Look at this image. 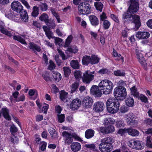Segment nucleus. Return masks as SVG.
Wrapping results in <instances>:
<instances>
[{
    "label": "nucleus",
    "instance_id": "nucleus-1",
    "mask_svg": "<svg viewBox=\"0 0 152 152\" xmlns=\"http://www.w3.org/2000/svg\"><path fill=\"white\" fill-rule=\"evenodd\" d=\"M129 6L126 12L122 15V19L124 23L132 22L135 24V29L137 30L140 27L141 23L139 15H132L137 12L139 10V1L138 0H129L127 2Z\"/></svg>",
    "mask_w": 152,
    "mask_h": 152
},
{
    "label": "nucleus",
    "instance_id": "nucleus-2",
    "mask_svg": "<svg viewBox=\"0 0 152 152\" xmlns=\"http://www.w3.org/2000/svg\"><path fill=\"white\" fill-rule=\"evenodd\" d=\"M101 143L99 145V149L102 152H110L113 149L112 143L114 142L113 138L112 137H105L101 140Z\"/></svg>",
    "mask_w": 152,
    "mask_h": 152
},
{
    "label": "nucleus",
    "instance_id": "nucleus-3",
    "mask_svg": "<svg viewBox=\"0 0 152 152\" xmlns=\"http://www.w3.org/2000/svg\"><path fill=\"white\" fill-rule=\"evenodd\" d=\"M0 31L2 34L8 36L10 38L13 37V39L17 40L21 43L26 44V42L23 39L19 36H14L15 33L13 31H8L5 27L4 23L2 21L0 22Z\"/></svg>",
    "mask_w": 152,
    "mask_h": 152
},
{
    "label": "nucleus",
    "instance_id": "nucleus-4",
    "mask_svg": "<svg viewBox=\"0 0 152 152\" xmlns=\"http://www.w3.org/2000/svg\"><path fill=\"white\" fill-rule=\"evenodd\" d=\"M119 100L114 98H109L106 102L107 111L111 113H117L120 106Z\"/></svg>",
    "mask_w": 152,
    "mask_h": 152
},
{
    "label": "nucleus",
    "instance_id": "nucleus-5",
    "mask_svg": "<svg viewBox=\"0 0 152 152\" xmlns=\"http://www.w3.org/2000/svg\"><path fill=\"white\" fill-rule=\"evenodd\" d=\"M99 86L101 92L104 94L107 95L112 91L113 85V83L110 80L104 79L99 83Z\"/></svg>",
    "mask_w": 152,
    "mask_h": 152
},
{
    "label": "nucleus",
    "instance_id": "nucleus-6",
    "mask_svg": "<svg viewBox=\"0 0 152 152\" xmlns=\"http://www.w3.org/2000/svg\"><path fill=\"white\" fill-rule=\"evenodd\" d=\"M114 94L116 99L120 101L123 100L126 98V89L123 87H119L114 89Z\"/></svg>",
    "mask_w": 152,
    "mask_h": 152
},
{
    "label": "nucleus",
    "instance_id": "nucleus-7",
    "mask_svg": "<svg viewBox=\"0 0 152 152\" xmlns=\"http://www.w3.org/2000/svg\"><path fill=\"white\" fill-rule=\"evenodd\" d=\"M78 9L80 13L83 15L88 14L91 10L90 5L85 2L80 3L79 5Z\"/></svg>",
    "mask_w": 152,
    "mask_h": 152
},
{
    "label": "nucleus",
    "instance_id": "nucleus-8",
    "mask_svg": "<svg viewBox=\"0 0 152 152\" xmlns=\"http://www.w3.org/2000/svg\"><path fill=\"white\" fill-rule=\"evenodd\" d=\"M135 116L132 113H129L125 115V119L128 124L132 126H136L138 121L136 120Z\"/></svg>",
    "mask_w": 152,
    "mask_h": 152
},
{
    "label": "nucleus",
    "instance_id": "nucleus-9",
    "mask_svg": "<svg viewBox=\"0 0 152 152\" xmlns=\"http://www.w3.org/2000/svg\"><path fill=\"white\" fill-rule=\"evenodd\" d=\"M62 135L64 137L65 144L67 145L71 144L73 141V137H75L73 134L72 135L66 131L63 132Z\"/></svg>",
    "mask_w": 152,
    "mask_h": 152
},
{
    "label": "nucleus",
    "instance_id": "nucleus-10",
    "mask_svg": "<svg viewBox=\"0 0 152 152\" xmlns=\"http://www.w3.org/2000/svg\"><path fill=\"white\" fill-rule=\"evenodd\" d=\"M93 72L87 71L84 73L82 77L83 82L86 83H89L94 78V76L92 75Z\"/></svg>",
    "mask_w": 152,
    "mask_h": 152
},
{
    "label": "nucleus",
    "instance_id": "nucleus-11",
    "mask_svg": "<svg viewBox=\"0 0 152 152\" xmlns=\"http://www.w3.org/2000/svg\"><path fill=\"white\" fill-rule=\"evenodd\" d=\"M104 104L101 102H95L93 106L94 110L97 113L101 112L104 109Z\"/></svg>",
    "mask_w": 152,
    "mask_h": 152
},
{
    "label": "nucleus",
    "instance_id": "nucleus-12",
    "mask_svg": "<svg viewBox=\"0 0 152 152\" xmlns=\"http://www.w3.org/2000/svg\"><path fill=\"white\" fill-rule=\"evenodd\" d=\"M81 104L80 100L78 99H74L70 104V108L72 110H75L79 108Z\"/></svg>",
    "mask_w": 152,
    "mask_h": 152
},
{
    "label": "nucleus",
    "instance_id": "nucleus-13",
    "mask_svg": "<svg viewBox=\"0 0 152 152\" xmlns=\"http://www.w3.org/2000/svg\"><path fill=\"white\" fill-rule=\"evenodd\" d=\"M92 99L89 96H86L83 98L82 101V103L85 108L91 107L93 104Z\"/></svg>",
    "mask_w": 152,
    "mask_h": 152
},
{
    "label": "nucleus",
    "instance_id": "nucleus-14",
    "mask_svg": "<svg viewBox=\"0 0 152 152\" xmlns=\"http://www.w3.org/2000/svg\"><path fill=\"white\" fill-rule=\"evenodd\" d=\"M11 7L12 10L17 12H20L21 10H23V7L21 3L17 1H13L11 4Z\"/></svg>",
    "mask_w": 152,
    "mask_h": 152
},
{
    "label": "nucleus",
    "instance_id": "nucleus-15",
    "mask_svg": "<svg viewBox=\"0 0 152 152\" xmlns=\"http://www.w3.org/2000/svg\"><path fill=\"white\" fill-rule=\"evenodd\" d=\"M99 88V86H93L90 90L91 93L92 94L95 95L96 96L100 97L102 94V92H101L100 88Z\"/></svg>",
    "mask_w": 152,
    "mask_h": 152
},
{
    "label": "nucleus",
    "instance_id": "nucleus-16",
    "mask_svg": "<svg viewBox=\"0 0 152 152\" xmlns=\"http://www.w3.org/2000/svg\"><path fill=\"white\" fill-rule=\"evenodd\" d=\"M70 148L73 152H77L81 149V145L80 143L75 142L71 143Z\"/></svg>",
    "mask_w": 152,
    "mask_h": 152
},
{
    "label": "nucleus",
    "instance_id": "nucleus-17",
    "mask_svg": "<svg viewBox=\"0 0 152 152\" xmlns=\"http://www.w3.org/2000/svg\"><path fill=\"white\" fill-rule=\"evenodd\" d=\"M150 34L148 32L138 31L136 34V37L140 39H146L149 37Z\"/></svg>",
    "mask_w": 152,
    "mask_h": 152
},
{
    "label": "nucleus",
    "instance_id": "nucleus-18",
    "mask_svg": "<svg viewBox=\"0 0 152 152\" xmlns=\"http://www.w3.org/2000/svg\"><path fill=\"white\" fill-rule=\"evenodd\" d=\"M89 18L91 24L94 26H96L99 24V20L94 15L89 16Z\"/></svg>",
    "mask_w": 152,
    "mask_h": 152
},
{
    "label": "nucleus",
    "instance_id": "nucleus-19",
    "mask_svg": "<svg viewBox=\"0 0 152 152\" xmlns=\"http://www.w3.org/2000/svg\"><path fill=\"white\" fill-rule=\"evenodd\" d=\"M20 13V15L21 18L22 20L25 22H27L28 20V16L26 11L23 10H21L20 12H18Z\"/></svg>",
    "mask_w": 152,
    "mask_h": 152
},
{
    "label": "nucleus",
    "instance_id": "nucleus-20",
    "mask_svg": "<svg viewBox=\"0 0 152 152\" xmlns=\"http://www.w3.org/2000/svg\"><path fill=\"white\" fill-rule=\"evenodd\" d=\"M1 113L4 118L6 120H11V117L9 115V110L7 108H3L1 110Z\"/></svg>",
    "mask_w": 152,
    "mask_h": 152
},
{
    "label": "nucleus",
    "instance_id": "nucleus-21",
    "mask_svg": "<svg viewBox=\"0 0 152 152\" xmlns=\"http://www.w3.org/2000/svg\"><path fill=\"white\" fill-rule=\"evenodd\" d=\"M28 93L30 96V99L35 100L37 98L38 93L36 90L31 89L29 90Z\"/></svg>",
    "mask_w": 152,
    "mask_h": 152
},
{
    "label": "nucleus",
    "instance_id": "nucleus-22",
    "mask_svg": "<svg viewBox=\"0 0 152 152\" xmlns=\"http://www.w3.org/2000/svg\"><path fill=\"white\" fill-rule=\"evenodd\" d=\"M28 47L33 51L35 53L36 52V51L40 52L41 50L40 48L33 42L30 43Z\"/></svg>",
    "mask_w": 152,
    "mask_h": 152
},
{
    "label": "nucleus",
    "instance_id": "nucleus-23",
    "mask_svg": "<svg viewBox=\"0 0 152 152\" xmlns=\"http://www.w3.org/2000/svg\"><path fill=\"white\" fill-rule=\"evenodd\" d=\"M137 58L140 64L142 66H145L146 64L145 60L144 59L142 54L139 52L136 53Z\"/></svg>",
    "mask_w": 152,
    "mask_h": 152
},
{
    "label": "nucleus",
    "instance_id": "nucleus-24",
    "mask_svg": "<svg viewBox=\"0 0 152 152\" xmlns=\"http://www.w3.org/2000/svg\"><path fill=\"white\" fill-rule=\"evenodd\" d=\"M94 133L95 132L94 130L92 129H88L85 132V137L87 139H90L94 136Z\"/></svg>",
    "mask_w": 152,
    "mask_h": 152
},
{
    "label": "nucleus",
    "instance_id": "nucleus-25",
    "mask_svg": "<svg viewBox=\"0 0 152 152\" xmlns=\"http://www.w3.org/2000/svg\"><path fill=\"white\" fill-rule=\"evenodd\" d=\"M126 132L128 134L132 136H137L139 134V132L136 129L132 128H130L126 129Z\"/></svg>",
    "mask_w": 152,
    "mask_h": 152
},
{
    "label": "nucleus",
    "instance_id": "nucleus-26",
    "mask_svg": "<svg viewBox=\"0 0 152 152\" xmlns=\"http://www.w3.org/2000/svg\"><path fill=\"white\" fill-rule=\"evenodd\" d=\"M125 102L126 105L129 107H132L134 105V99L130 96L126 98Z\"/></svg>",
    "mask_w": 152,
    "mask_h": 152
},
{
    "label": "nucleus",
    "instance_id": "nucleus-27",
    "mask_svg": "<svg viewBox=\"0 0 152 152\" xmlns=\"http://www.w3.org/2000/svg\"><path fill=\"white\" fill-rule=\"evenodd\" d=\"M99 59L97 56L92 55L90 57V64H97L99 62Z\"/></svg>",
    "mask_w": 152,
    "mask_h": 152
},
{
    "label": "nucleus",
    "instance_id": "nucleus-28",
    "mask_svg": "<svg viewBox=\"0 0 152 152\" xmlns=\"http://www.w3.org/2000/svg\"><path fill=\"white\" fill-rule=\"evenodd\" d=\"M52 75L55 80L57 82L59 81L61 79V75L58 72L53 71Z\"/></svg>",
    "mask_w": 152,
    "mask_h": 152
},
{
    "label": "nucleus",
    "instance_id": "nucleus-29",
    "mask_svg": "<svg viewBox=\"0 0 152 152\" xmlns=\"http://www.w3.org/2000/svg\"><path fill=\"white\" fill-rule=\"evenodd\" d=\"M68 93L64 91H61L60 93V98L61 100L63 102L67 101Z\"/></svg>",
    "mask_w": 152,
    "mask_h": 152
},
{
    "label": "nucleus",
    "instance_id": "nucleus-30",
    "mask_svg": "<svg viewBox=\"0 0 152 152\" xmlns=\"http://www.w3.org/2000/svg\"><path fill=\"white\" fill-rule=\"evenodd\" d=\"M90 56L86 55L84 56L82 60L83 64L86 66L88 65L89 63H90Z\"/></svg>",
    "mask_w": 152,
    "mask_h": 152
},
{
    "label": "nucleus",
    "instance_id": "nucleus-31",
    "mask_svg": "<svg viewBox=\"0 0 152 152\" xmlns=\"http://www.w3.org/2000/svg\"><path fill=\"white\" fill-rule=\"evenodd\" d=\"M70 64L71 66L74 69H77L80 67L79 63L77 60H73L71 61Z\"/></svg>",
    "mask_w": 152,
    "mask_h": 152
},
{
    "label": "nucleus",
    "instance_id": "nucleus-32",
    "mask_svg": "<svg viewBox=\"0 0 152 152\" xmlns=\"http://www.w3.org/2000/svg\"><path fill=\"white\" fill-rule=\"evenodd\" d=\"M79 85V82H76L73 83L71 86V93H73L76 91Z\"/></svg>",
    "mask_w": 152,
    "mask_h": 152
},
{
    "label": "nucleus",
    "instance_id": "nucleus-33",
    "mask_svg": "<svg viewBox=\"0 0 152 152\" xmlns=\"http://www.w3.org/2000/svg\"><path fill=\"white\" fill-rule=\"evenodd\" d=\"M39 9L37 6H34L33 8V11L31 13L32 16L35 17H37L39 14Z\"/></svg>",
    "mask_w": 152,
    "mask_h": 152
},
{
    "label": "nucleus",
    "instance_id": "nucleus-34",
    "mask_svg": "<svg viewBox=\"0 0 152 152\" xmlns=\"http://www.w3.org/2000/svg\"><path fill=\"white\" fill-rule=\"evenodd\" d=\"M132 95H133L135 97H139V94L138 92L137 88L135 86H134L132 88H130Z\"/></svg>",
    "mask_w": 152,
    "mask_h": 152
},
{
    "label": "nucleus",
    "instance_id": "nucleus-35",
    "mask_svg": "<svg viewBox=\"0 0 152 152\" xmlns=\"http://www.w3.org/2000/svg\"><path fill=\"white\" fill-rule=\"evenodd\" d=\"M48 18V15L46 13H43L39 18L40 20L44 22L45 23L49 20Z\"/></svg>",
    "mask_w": 152,
    "mask_h": 152
},
{
    "label": "nucleus",
    "instance_id": "nucleus-36",
    "mask_svg": "<svg viewBox=\"0 0 152 152\" xmlns=\"http://www.w3.org/2000/svg\"><path fill=\"white\" fill-rule=\"evenodd\" d=\"M45 23L49 28H53L56 26L55 21L53 20H49Z\"/></svg>",
    "mask_w": 152,
    "mask_h": 152
},
{
    "label": "nucleus",
    "instance_id": "nucleus-37",
    "mask_svg": "<svg viewBox=\"0 0 152 152\" xmlns=\"http://www.w3.org/2000/svg\"><path fill=\"white\" fill-rule=\"evenodd\" d=\"M63 69L65 77H68L71 73L70 68L69 67L64 66L63 67Z\"/></svg>",
    "mask_w": 152,
    "mask_h": 152
},
{
    "label": "nucleus",
    "instance_id": "nucleus-38",
    "mask_svg": "<svg viewBox=\"0 0 152 152\" xmlns=\"http://www.w3.org/2000/svg\"><path fill=\"white\" fill-rule=\"evenodd\" d=\"M134 149L138 150H140L142 149L143 146L142 145L141 142L139 141H135Z\"/></svg>",
    "mask_w": 152,
    "mask_h": 152
},
{
    "label": "nucleus",
    "instance_id": "nucleus-39",
    "mask_svg": "<svg viewBox=\"0 0 152 152\" xmlns=\"http://www.w3.org/2000/svg\"><path fill=\"white\" fill-rule=\"evenodd\" d=\"M115 120L112 118H106L104 120V124L106 125H108L109 124H114Z\"/></svg>",
    "mask_w": 152,
    "mask_h": 152
},
{
    "label": "nucleus",
    "instance_id": "nucleus-40",
    "mask_svg": "<svg viewBox=\"0 0 152 152\" xmlns=\"http://www.w3.org/2000/svg\"><path fill=\"white\" fill-rule=\"evenodd\" d=\"M94 4L97 10H99L100 12H102L103 4L100 2H95Z\"/></svg>",
    "mask_w": 152,
    "mask_h": 152
},
{
    "label": "nucleus",
    "instance_id": "nucleus-41",
    "mask_svg": "<svg viewBox=\"0 0 152 152\" xmlns=\"http://www.w3.org/2000/svg\"><path fill=\"white\" fill-rule=\"evenodd\" d=\"M10 131L11 134L14 135L18 131V129L14 124H12L10 126Z\"/></svg>",
    "mask_w": 152,
    "mask_h": 152
},
{
    "label": "nucleus",
    "instance_id": "nucleus-42",
    "mask_svg": "<svg viewBox=\"0 0 152 152\" xmlns=\"http://www.w3.org/2000/svg\"><path fill=\"white\" fill-rule=\"evenodd\" d=\"M49 131L52 138H54L57 137V133L54 129L50 128L49 130Z\"/></svg>",
    "mask_w": 152,
    "mask_h": 152
},
{
    "label": "nucleus",
    "instance_id": "nucleus-43",
    "mask_svg": "<svg viewBox=\"0 0 152 152\" xmlns=\"http://www.w3.org/2000/svg\"><path fill=\"white\" fill-rule=\"evenodd\" d=\"M103 26L105 29H107L109 28L110 26V22L107 20L103 21Z\"/></svg>",
    "mask_w": 152,
    "mask_h": 152
},
{
    "label": "nucleus",
    "instance_id": "nucleus-44",
    "mask_svg": "<svg viewBox=\"0 0 152 152\" xmlns=\"http://www.w3.org/2000/svg\"><path fill=\"white\" fill-rule=\"evenodd\" d=\"M137 98L140 99L142 102L145 103L148 102V98L143 94H140V96L139 95V97Z\"/></svg>",
    "mask_w": 152,
    "mask_h": 152
},
{
    "label": "nucleus",
    "instance_id": "nucleus-45",
    "mask_svg": "<svg viewBox=\"0 0 152 152\" xmlns=\"http://www.w3.org/2000/svg\"><path fill=\"white\" fill-rule=\"evenodd\" d=\"M42 77L46 81H51V79L50 77V75L49 73L45 72L42 74Z\"/></svg>",
    "mask_w": 152,
    "mask_h": 152
},
{
    "label": "nucleus",
    "instance_id": "nucleus-46",
    "mask_svg": "<svg viewBox=\"0 0 152 152\" xmlns=\"http://www.w3.org/2000/svg\"><path fill=\"white\" fill-rule=\"evenodd\" d=\"M13 13V12L11 11H9L7 13L5 14V15L8 18L10 19L14 18L15 17V15H14Z\"/></svg>",
    "mask_w": 152,
    "mask_h": 152
},
{
    "label": "nucleus",
    "instance_id": "nucleus-47",
    "mask_svg": "<svg viewBox=\"0 0 152 152\" xmlns=\"http://www.w3.org/2000/svg\"><path fill=\"white\" fill-rule=\"evenodd\" d=\"M114 74L117 76H124L125 75V73L123 71L120 70L115 71L114 72Z\"/></svg>",
    "mask_w": 152,
    "mask_h": 152
},
{
    "label": "nucleus",
    "instance_id": "nucleus-48",
    "mask_svg": "<svg viewBox=\"0 0 152 152\" xmlns=\"http://www.w3.org/2000/svg\"><path fill=\"white\" fill-rule=\"evenodd\" d=\"M146 145L149 148H152V144L151 140V136H148L146 138Z\"/></svg>",
    "mask_w": 152,
    "mask_h": 152
},
{
    "label": "nucleus",
    "instance_id": "nucleus-49",
    "mask_svg": "<svg viewBox=\"0 0 152 152\" xmlns=\"http://www.w3.org/2000/svg\"><path fill=\"white\" fill-rule=\"evenodd\" d=\"M39 7L41 10L43 11H46L48 8V5L45 3H42L39 5Z\"/></svg>",
    "mask_w": 152,
    "mask_h": 152
},
{
    "label": "nucleus",
    "instance_id": "nucleus-50",
    "mask_svg": "<svg viewBox=\"0 0 152 152\" xmlns=\"http://www.w3.org/2000/svg\"><path fill=\"white\" fill-rule=\"evenodd\" d=\"M82 73L79 71H76L74 73V76L77 80H79L81 78Z\"/></svg>",
    "mask_w": 152,
    "mask_h": 152
},
{
    "label": "nucleus",
    "instance_id": "nucleus-51",
    "mask_svg": "<svg viewBox=\"0 0 152 152\" xmlns=\"http://www.w3.org/2000/svg\"><path fill=\"white\" fill-rule=\"evenodd\" d=\"M106 127L108 134L113 132L115 131L114 127L112 125H109Z\"/></svg>",
    "mask_w": 152,
    "mask_h": 152
},
{
    "label": "nucleus",
    "instance_id": "nucleus-52",
    "mask_svg": "<svg viewBox=\"0 0 152 152\" xmlns=\"http://www.w3.org/2000/svg\"><path fill=\"white\" fill-rule=\"evenodd\" d=\"M58 121L59 122L62 123L65 120V116L64 114L58 115Z\"/></svg>",
    "mask_w": 152,
    "mask_h": 152
},
{
    "label": "nucleus",
    "instance_id": "nucleus-53",
    "mask_svg": "<svg viewBox=\"0 0 152 152\" xmlns=\"http://www.w3.org/2000/svg\"><path fill=\"white\" fill-rule=\"evenodd\" d=\"M113 55L115 57H121V59L122 60V62H124V57L121 56V55L118 54L117 51L114 49L113 51Z\"/></svg>",
    "mask_w": 152,
    "mask_h": 152
},
{
    "label": "nucleus",
    "instance_id": "nucleus-54",
    "mask_svg": "<svg viewBox=\"0 0 152 152\" xmlns=\"http://www.w3.org/2000/svg\"><path fill=\"white\" fill-rule=\"evenodd\" d=\"M57 50L60 56L61 57L63 60H65L68 58L67 57L65 56L64 53L61 50L58 49Z\"/></svg>",
    "mask_w": 152,
    "mask_h": 152
},
{
    "label": "nucleus",
    "instance_id": "nucleus-55",
    "mask_svg": "<svg viewBox=\"0 0 152 152\" xmlns=\"http://www.w3.org/2000/svg\"><path fill=\"white\" fill-rule=\"evenodd\" d=\"M55 43L56 45L60 46L62 45V40L59 37H56L55 39Z\"/></svg>",
    "mask_w": 152,
    "mask_h": 152
},
{
    "label": "nucleus",
    "instance_id": "nucleus-56",
    "mask_svg": "<svg viewBox=\"0 0 152 152\" xmlns=\"http://www.w3.org/2000/svg\"><path fill=\"white\" fill-rule=\"evenodd\" d=\"M50 65H49L48 69L50 70H52L55 69V65L53 62L52 60H50L49 61Z\"/></svg>",
    "mask_w": 152,
    "mask_h": 152
},
{
    "label": "nucleus",
    "instance_id": "nucleus-57",
    "mask_svg": "<svg viewBox=\"0 0 152 152\" xmlns=\"http://www.w3.org/2000/svg\"><path fill=\"white\" fill-rule=\"evenodd\" d=\"M41 145L40 146V149L42 151H45L46 148L47 143L46 142L43 141L41 142Z\"/></svg>",
    "mask_w": 152,
    "mask_h": 152
},
{
    "label": "nucleus",
    "instance_id": "nucleus-58",
    "mask_svg": "<svg viewBox=\"0 0 152 152\" xmlns=\"http://www.w3.org/2000/svg\"><path fill=\"white\" fill-rule=\"evenodd\" d=\"M11 141L12 142L15 144L18 143L19 141L18 137L14 136L11 137Z\"/></svg>",
    "mask_w": 152,
    "mask_h": 152
},
{
    "label": "nucleus",
    "instance_id": "nucleus-59",
    "mask_svg": "<svg viewBox=\"0 0 152 152\" xmlns=\"http://www.w3.org/2000/svg\"><path fill=\"white\" fill-rule=\"evenodd\" d=\"M100 20L101 22L103 21L104 20H106V19L107 18V17L106 16L105 14L103 12L101 15H100Z\"/></svg>",
    "mask_w": 152,
    "mask_h": 152
},
{
    "label": "nucleus",
    "instance_id": "nucleus-60",
    "mask_svg": "<svg viewBox=\"0 0 152 152\" xmlns=\"http://www.w3.org/2000/svg\"><path fill=\"white\" fill-rule=\"evenodd\" d=\"M99 131L103 134H108L106 127H100Z\"/></svg>",
    "mask_w": 152,
    "mask_h": 152
},
{
    "label": "nucleus",
    "instance_id": "nucleus-61",
    "mask_svg": "<svg viewBox=\"0 0 152 152\" xmlns=\"http://www.w3.org/2000/svg\"><path fill=\"white\" fill-rule=\"evenodd\" d=\"M128 111V107L126 106H123L121 107L120 109V111L122 113H124Z\"/></svg>",
    "mask_w": 152,
    "mask_h": 152
},
{
    "label": "nucleus",
    "instance_id": "nucleus-62",
    "mask_svg": "<svg viewBox=\"0 0 152 152\" xmlns=\"http://www.w3.org/2000/svg\"><path fill=\"white\" fill-rule=\"evenodd\" d=\"M127 129H120L118 132V134H120L121 136H123L125 134L126 132Z\"/></svg>",
    "mask_w": 152,
    "mask_h": 152
},
{
    "label": "nucleus",
    "instance_id": "nucleus-63",
    "mask_svg": "<svg viewBox=\"0 0 152 152\" xmlns=\"http://www.w3.org/2000/svg\"><path fill=\"white\" fill-rule=\"evenodd\" d=\"M45 104V106H44L42 108V111L45 114H46L47 113L49 107V105L47 104Z\"/></svg>",
    "mask_w": 152,
    "mask_h": 152
},
{
    "label": "nucleus",
    "instance_id": "nucleus-64",
    "mask_svg": "<svg viewBox=\"0 0 152 152\" xmlns=\"http://www.w3.org/2000/svg\"><path fill=\"white\" fill-rule=\"evenodd\" d=\"M144 122L147 124L152 126V120L150 118L144 120Z\"/></svg>",
    "mask_w": 152,
    "mask_h": 152
}]
</instances>
